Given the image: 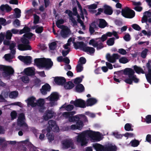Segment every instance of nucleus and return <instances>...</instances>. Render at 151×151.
Segmentation results:
<instances>
[{"label":"nucleus","instance_id":"obj_48","mask_svg":"<svg viewBox=\"0 0 151 151\" xmlns=\"http://www.w3.org/2000/svg\"><path fill=\"white\" fill-rule=\"evenodd\" d=\"M73 107L74 106L73 105H68L66 106L65 105H64L61 107V108H65V109L66 110L68 111H70L72 110Z\"/></svg>","mask_w":151,"mask_h":151},{"label":"nucleus","instance_id":"obj_24","mask_svg":"<svg viewBox=\"0 0 151 151\" xmlns=\"http://www.w3.org/2000/svg\"><path fill=\"white\" fill-rule=\"evenodd\" d=\"M104 12L106 14L111 15L113 12L111 8L109 6L105 5L104 6Z\"/></svg>","mask_w":151,"mask_h":151},{"label":"nucleus","instance_id":"obj_6","mask_svg":"<svg viewBox=\"0 0 151 151\" xmlns=\"http://www.w3.org/2000/svg\"><path fill=\"white\" fill-rule=\"evenodd\" d=\"M61 146L63 149H74L75 148L73 140L70 138L63 140L61 142Z\"/></svg>","mask_w":151,"mask_h":151},{"label":"nucleus","instance_id":"obj_17","mask_svg":"<svg viewBox=\"0 0 151 151\" xmlns=\"http://www.w3.org/2000/svg\"><path fill=\"white\" fill-rule=\"evenodd\" d=\"M25 101L27 103V106H30L32 107H34L37 105L36 98L33 96L29 97Z\"/></svg>","mask_w":151,"mask_h":151},{"label":"nucleus","instance_id":"obj_40","mask_svg":"<svg viewBox=\"0 0 151 151\" xmlns=\"http://www.w3.org/2000/svg\"><path fill=\"white\" fill-rule=\"evenodd\" d=\"M105 34L106 35L107 37H110L112 35H113L116 37V39H117L119 38V37L117 35V32L115 31H113L112 32H108Z\"/></svg>","mask_w":151,"mask_h":151},{"label":"nucleus","instance_id":"obj_56","mask_svg":"<svg viewBox=\"0 0 151 151\" xmlns=\"http://www.w3.org/2000/svg\"><path fill=\"white\" fill-rule=\"evenodd\" d=\"M76 119H79V117L78 116H76L73 117H71V116L69 118V121L70 122H73L76 121Z\"/></svg>","mask_w":151,"mask_h":151},{"label":"nucleus","instance_id":"obj_62","mask_svg":"<svg viewBox=\"0 0 151 151\" xmlns=\"http://www.w3.org/2000/svg\"><path fill=\"white\" fill-rule=\"evenodd\" d=\"M147 51L148 50L147 49H144L141 52V57L143 58H145L147 55Z\"/></svg>","mask_w":151,"mask_h":151},{"label":"nucleus","instance_id":"obj_53","mask_svg":"<svg viewBox=\"0 0 151 151\" xmlns=\"http://www.w3.org/2000/svg\"><path fill=\"white\" fill-rule=\"evenodd\" d=\"M4 57L6 60L9 61L10 59L13 58L14 56L10 54H6Z\"/></svg>","mask_w":151,"mask_h":151},{"label":"nucleus","instance_id":"obj_15","mask_svg":"<svg viewBox=\"0 0 151 151\" xmlns=\"http://www.w3.org/2000/svg\"><path fill=\"white\" fill-rule=\"evenodd\" d=\"M142 23L147 22L151 23V12L149 11H146L143 13V16L141 20Z\"/></svg>","mask_w":151,"mask_h":151},{"label":"nucleus","instance_id":"obj_12","mask_svg":"<svg viewBox=\"0 0 151 151\" xmlns=\"http://www.w3.org/2000/svg\"><path fill=\"white\" fill-rule=\"evenodd\" d=\"M70 103L71 104H73L76 107L82 108H84L86 107L85 101L81 99H77L75 101H71Z\"/></svg>","mask_w":151,"mask_h":151},{"label":"nucleus","instance_id":"obj_10","mask_svg":"<svg viewBox=\"0 0 151 151\" xmlns=\"http://www.w3.org/2000/svg\"><path fill=\"white\" fill-rule=\"evenodd\" d=\"M122 14L125 17L128 18L134 17L135 15L134 11L128 7H126L122 10Z\"/></svg>","mask_w":151,"mask_h":151},{"label":"nucleus","instance_id":"obj_13","mask_svg":"<svg viewBox=\"0 0 151 151\" xmlns=\"http://www.w3.org/2000/svg\"><path fill=\"white\" fill-rule=\"evenodd\" d=\"M83 126V122L81 121H79L76 123V124H73L70 127H68L65 130H68L70 129L72 130H81Z\"/></svg>","mask_w":151,"mask_h":151},{"label":"nucleus","instance_id":"obj_43","mask_svg":"<svg viewBox=\"0 0 151 151\" xmlns=\"http://www.w3.org/2000/svg\"><path fill=\"white\" fill-rule=\"evenodd\" d=\"M9 143H11V144L15 143V141H10V142H6L4 138L0 137V145L7 144V142L9 143Z\"/></svg>","mask_w":151,"mask_h":151},{"label":"nucleus","instance_id":"obj_38","mask_svg":"<svg viewBox=\"0 0 151 151\" xmlns=\"http://www.w3.org/2000/svg\"><path fill=\"white\" fill-rule=\"evenodd\" d=\"M0 8L2 11L6 10L7 12L10 11L12 9L11 7L7 4L2 5L0 6Z\"/></svg>","mask_w":151,"mask_h":151},{"label":"nucleus","instance_id":"obj_14","mask_svg":"<svg viewBox=\"0 0 151 151\" xmlns=\"http://www.w3.org/2000/svg\"><path fill=\"white\" fill-rule=\"evenodd\" d=\"M60 32V35L63 38L68 37L71 34V31L70 29L67 26H65L63 28Z\"/></svg>","mask_w":151,"mask_h":151},{"label":"nucleus","instance_id":"obj_11","mask_svg":"<svg viewBox=\"0 0 151 151\" xmlns=\"http://www.w3.org/2000/svg\"><path fill=\"white\" fill-rule=\"evenodd\" d=\"M49 127L47 129V131L50 132L51 130L54 132H58L59 128L54 121L50 120L48 122Z\"/></svg>","mask_w":151,"mask_h":151},{"label":"nucleus","instance_id":"obj_41","mask_svg":"<svg viewBox=\"0 0 151 151\" xmlns=\"http://www.w3.org/2000/svg\"><path fill=\"white\" fill-rule=\"evenodd\" d=\"M98 39L96 38L95 39H93L91 40L89 42V44L90 45H92L94 47H96V46L98 42L97 40Z\"/></svg>","mask_w":151,"mask_h":151},{"label":"nucleus","instance_id":"obj_61","mask_svg":"<svg viewBox=\"0 0 151 151\" xmlns=\"http://www.w3.org/2000/svg\"><path fill=\"white\" fill-rule=\"evenodd\" d=\"M56 42H53L49 45V47L51 50H54L56 47Z\"/></svg>","mask_w":151,"mask_h":151},{"label":"nucleus","instance_id":"obj_42","mask_svg":"<svg viewBox=\"0 0 151 151\" xmlns=\"http://www.w3.org/2000/svg\"><path fill=\"white\" fill-rule=\"evenodd\" d=\"M74 111L70 112H65L63 114V116L66 118H69L70 116H71L75 114Z\"/></svg>","mask_w":151,"mask_h":151},{"label":"nucleus","instance_id":"obj_5","mask_svg":"<svg viewBox=\"0 0 151 151\" xmlns=\"http://www.w3.org/2000/svg\"><path fill=\"white\" fill-rule=\"evenodd\" d=\"M72 42L73 43V45L76 49H79L84 51L87 46L83 42H75L74 38L73 37H70L68 40L67 44L64 45V48L65 49H68V46L70 45Z\"/></svg>","mask_w":151,"mask_h":151},{"label":"nucleus","instance_id":"obj_59","mask_svg":"<svg viewBox=\"0 0 151 151\" xmlns=\"http://www.w3.org/2000/svg\"><path fill=\"white\" fill-rule=\"evenodd\" d=\"M124 128L127 131H133V129L131 128V125L130 124L127 123L125 124Z\"/></svg>","mask_w":151,"mask_h":151},{"label":"nucleus","instance_id":"obj_29","mask_svg":"<svg viewBox=\"0 0 151 151\" xmlns=\"http://www.w3.org/2000/svg\"><path fill=\"white\" fill-rule=\"evenodd\" d=\"M93 146L96 151H104V150L105 147L100 144H93Z\"/></svg>","mask_w":151,"mask_h":151},{"label":"nucleus","instance_id":"obj_45","mask_svg":"<svg viewBox=\"0 0 151 151\" xmlns=\"http://www.w3.org/2000/svg\"><path fill=\"white\" fill-rule=\"evenodd\" d=\"M15 16L17 18H19L21 16V12L20 9L18 8H16L14 9Z\"/></svg>","mask_w":151,"mask_h":151},{"label":"nucleus","instance_id":"obj_37","mask_svg":"<svg viewBox=\"0 0 151 151\" xmlns=\"http://www.w3.org/2000/svg\"><path fill=\"white\" fill-rule=\"evenodd\" d=\"M97 7V5L96 4H93L91 5L88 6V9H89V11L91 12H92L93 13H95L96 11L95 10L92 11V9H96Z\"/></svg>","mask_w":151,"mask_h":151},{"label":"nucleus","instance_id":"obj_9","mask_svg":"<svg viewBox=\"0 0 151 151\" xmlns=\"http://www.w3.org/2000/svg\"><path fill=\"white\" fill-rule=\"evenodd\" d=\"M59 98V96L58 93L53 92L48 97L46 98L45 100L46 99L49 100L50 101L49 105L52 106L56 105L57 104L55 102L58 100Z\"/></svg>","mask_w":151,"mask_h":151},{"label":"nucleus","instance_id":"obj_18","mask_svg":"<svg viewBox=\"0 0 151 151\" xmlns=\"http://www.w3.org/2000/svg\"><path fill=\"white\" fill-rule=\"evenodd\" d=\"M150 62L148 61L146 64V66L148 70V73L146 74L145 76L148 82L151 84V66L150 64Z\"/></svg>","mask_w":151,"mask_h":151},{"label":"nucleus","instance_id":"obj_25","mask_svg":"<svg viewBox=\"0 0 151 151\" xmlns=\"http://www.w3.org/2000/svg\"><path fill=\"white\" fill-rule=\"evenodd\" d=\"M97 101V100L96 99L94 98H91L88 99L86 102V105L87 106H91L95 104H96Z\"/></svg>","mask_w":151,"mask_h":151},{"label":"nucleus","instance_id":"obj_54","mask_svg":"<svg viewBox=\"0 0 151 151\" xmlns=\"http://www.w3.org/2000/svg\"><path fill=\"white\" fill-rule=\"evenodd\" d=\"M49 132H48L47 135V138L50 142H51L54 139V136L52 134H50L49 133Z\"/></svg>","mask_w":151,"mask_h":151},{"label":"nucleus","instance_id":"obj_46","mask_svg":"<svg viewBox=\"0 0 151 151\" xmlns=\"http://www.w3.org/2000/svg\"><path fill=\"white\" fill-rule=\"evenodd\" d=\"M119 62L125 64L129 62L128 59L125 57H122L119 59Z\"/></svg>","mask_w":151,"mask_h":151},{"label":"nucleus","instance_id":"obj_27","mask_svg":"<svg viewBox=\"0 0 151 151\" xmlns=\"http://www.w3.org/2000/svg\"><path fill=\"white\" fill-rule=\"evenodd\" d=\"M35 69L32 67L27 68L24 70L25 73L27 75H31L34 74Z\"/></svg>","mask_w":151,"mask_h":151},{"label":"nucleus","instance_id":"obj_26","mask_svg":"<svg viewBox=\"0 0 151 151\" xmlns=\"http://www.w3.org/2000/svg\"><path fill=\"white\" fill-rule=\"evenodd\" d=\"M16 43L14 42H11L9 45V49L11 50V53L12 55L15 54L16 53Z\"/></svg>","mask_w":151,"mask_h":151},{"label":"nucleus","instance_id":"obj_39","mask_svg":"<svg viewBox=\"0 0 151 151\" xmlns=\"http://www.w3.org/2000/svg\"><path fill=\"white\" fill-rule=\"evenodd\" d=\"M84 87L82 84H79L76 87V91L78 92H83L84 91Z\"/></svg>","mask_w":151,"mask_h":151},{"label":"nucleus","instance_id":"obj_2","mask_svg":"<svg viewBox=\"0 0 151 151\" xmlns=\"http://www.w3.org/2000/svg\"><path fill=\"white\" fill-rule=\"evenodd\" d=\"M33 34L30 32L25 33L23 35L24 37L21 39V41L23 44H20L18 45V49L21 51L25 50H30L32 48L28 44L29 43V40L25 38H30L32 36Z\"/></svg>","mask_w":151,"mask_h":151},{"label":"nucleus","instance_id":"obj_51","mask_svg":"<svg viewBox=\"0 0 151 151\" xmlns=\"http://www.w3.org/2000/svg\"><path fill=\"white\" fill-rule=\"evenodd\" d=\"M131 146L133 147H136L138 146L139 144V142L138 141L136 140H132L130 142Z\"/></svg>","mask_w":151,"mask_h":151},{"label":"nucleus","instance_id":"obj_44","mask_svg":"<svg viewBox=\"0 0 151 151\" xmlns=\"http://www.w3.org/2000/svg\"><path fill=\"white\" fill-rule=\"evenodd\" d=\"M95 50V49L93 48L86 46L84 51L91 54L93 53L94 52Z\"/></svg>","mask_w":151,"mask_h":151},{"label":"nucleus","instance_id":"obj_31","mask_svg":"<svg viewBox=\"0 0 151 151\" xmlns=\"http://www.w3.org/2000/svg\"><path fill=\"white\" fill-rule=\"evenodd\" d=\"M97 21L99 23V27L103 28L106 26L107 23L104 19H99Z\"/></svg>","mask_w":151,"mask_h":151},{"label":"nucleus","instance_id":"obj_49","mask_svg":"<svg viewBox=\"0 0 151 151\" xmlns=\"http://www.w3.org/2000/svg\"><path fill=\"white\" fill-rule=\"evenodd\" d=\"M107 44L109 46L113 45L114 43V38H110L106 42Z\"/></svg>","mask_w":151,"mask_h":151},{"label":"nucleus","instance_id":"obj_4","mask_svg":"<svg viewBox=\"0 0 151 151\" xmlns=\"http://www.w3.org/2000/svg\"><path fill=\"white\" fill-rule=\"evenodd\" d=\"M35 63L39 67L45 68L46 69L50 68L53 65V63L50 59L44 58L35 59Z\"/></svg>","mask_w":151,"mask_h":151},{"label":"nucleus","instance_id":"obj_55","mask_svg":"<svg viewBox=\"0 0 151 151\" xmlns=\"http://www.w3.org/2000/svg\"><path fill=\"white\" fill-rule=\"evenodd\" d=\"M83 65L80 63H78L76 66V70L78 72H80L83 70V68L82 66Z\"/></svg>","mask_w":151,"mask_h":151},{"label":"nucleus","instance_id":"obj_30","mask_svg":"<svg viewBox=\"0 0 151 151\" xmlns=\"http://www.w3.org/2000/svg\"><path fill=\"white\" fill-rule=\"evenodd\" d=\"M116 147L115 145H110L105 147L104 151H116Z\"/></svg>","mask_w":151,"mask_h":151},{"label":"nucleus","instance_id":"obj_28","mask_svg":"<svg viewBox=\"0 0 151 151\" xmlns=\"http://www.w3.org/2000/svg\"><path fill=\"white\" fill-rule=\"evenodd\" d=\"M9 95L8 92H3L0 96V101L5 102L6 100L5 99L7 98Z\"/></svg>","mask_w":151,"mask_h":151},{"label":"nucleus","instance_id":"obj_33","mask_svg":"<svg viewBox=\"0 0 151 151\" xmlns=\"http://www.w3.org/2000/svg\"><path fill=\"white\" fill-rule=\"evenodd\" d=\"M64 22V20L63 19H60L58 20L56 22V24L57 27L60 29L63 28V27L65 26L63 25H61Z\"/></svg>","mask_w":151,"mask_h":151},{"label":"nucleus","instance_id":"obj_3","mask_svg":"<svg viewBox=\"0 0 151 151\" xmlns=\"http://www.w3.org/2000/svg\"><path fill=\"white\" fill-rule=\"evenodd\" d=\"M125 74L128 76V78L124 80V81L127 83L129 84H132L133 81L135 83H138L139 81V79L134 74L135 72L131 68H127L125 69L124 71Z\"/></svg>","mask_w":151,"mask_h":151},{"label":"nucleus","instance_id":"obj_22","mask_svg":"<svg viewBox=\"0 0 151 151\" xmlns=\"http://www.w3.org/2000/svg\"><path fill=\"white\" fill-rule=\"evenodd\" d=\"M54 81L55 83L59 85H62L65 82V78L64 77H55Z\"/></svg>","mask_w":151,"mask_h":151},{"label":"nucleus","instance_id":"obj_16","mask_svg":"<svg viewBox=\"0 0 151 151\" xmlns=\"http://www.w3.org/2000/svg\"><path fill=\"white\" fill-rule=\"evenodd\" d=\"M120 56L117 54H114L111 56L110 54H108L106 56V58L108 61L111 63L116 62V60Z\"/></svg>","mask_w":151,"mask_h":151},{"label":"nucleus","instance_id":"obj_35","mask_svg":"<svg viewBox=\"0 0 151 151\" xmlns=\"http://www.w3.org/2000/svg\"><path fill=\"white\" fill-rule=\"evenodd\" d=\"M20 78L22 81L25 83H29L30 81V79L27 75L22 76Z\"/></svg>","mask_w":151,"mask_h":151},{"label":"nucleus","instance_id":"obj_36","mask_svg":"<svg viewBox=\"0 0 151 151\" xmlns=\"http://www.w3.org/2000/svg\"><path fill=\"white\" fill-rule=\"evenodd\" d=\"M74 84L70 81L64 84V86L66 89H70L74 87Z\"/></svg>","mask_w":151,"mask_h":151},{"label":"nucleus","instance_id":"obj_1","mask_svg":"<svg viewBox=\"0 0 151 151\" xmlns=\"http://www.w3.org/2000/svg\"><path fill=\"white\" fill-rule=\"evenodd\" d=\"M76 137V141L81 146L85 145L87 140L90 139L92 142L100 140L101 135L98 132H94L91 130H86L78 134Z\"/></svg>","mask_w":151,"mask_h":151},{"label":"nucleus","instance_id":"obj_60","mask_svg":"<svg viewBox=\"0 0 151 151\" xmlns=\"http://www.w3.org/2000/svg\"><path fill=\"white\" fill-rule=\"evenodd\" d=\"M45 103V100L43 99H40L37 101V105L40 106H42Z\"/></svg>","mask_w":151,"mask_h":151},{"label":"nucleus","instance_id":"obj_52","mask_svg":"<svg viewBox=\"0 0 151 151\" xmlns=\"http://www.w3.org/2000/svg\"><path fill=\"white\" fill-rule=\"evenodd\" d=\"M5 36L6 37V39L7 40H10L12 36V34L10 31L8 30L7 31L6 34H5Z\"/></svg>","mask_w":151,"mask_h":151},{"label":"nucleus","instance_id":"obj_21","mask_svg":"<svg viewBox=\"0 0 151 151\" xmlns=\"http://www.w3.org/2000/svg\"><path fill=\"white\" fill-rule=\"evenodd\" d=\"M55 113L52 111H47L43 116L44 119L46 120H48L49 119L52 117L54 116Z\"/></svg>","mask_w":151,"mask_h":151},{"label":"nucleus","instance_id":"obj_32","mask_svg":"<svg viewBox=\"0 0 151 151\" xmlns=\"http://www.w3.org/2000/svg\"><path fill=\"white\" fill-rule=\"evenodd\" d=\"M32 29H35V31L36 33L40 34L42 33L43 30V27L42 26H39L38 25H35L32 27Z\"/></svg>","mask_w":151,"mask_h":151},{"label":"nucleus","instance_id":"obj_19","mask_svg":"<svg viewBox=\"0 0 151 151\" xmlns=\"http://www.w3.org/2000/svg\"><path fill=\"white\" fill-rule=\"evenodd\" d=\"M18 58L19 60L26 64H30L31 63V58L29 56H23L20 55Z\"/></svg>","mask_w":151,"mask_h":151},{"label":"nucleus","instance_id":"obj_7","mask_svg":"<svg viewBox=\"0 0 151 151\" xmlns=\"http://www.w3.org/2000/svg\"><path fill=\"white\" fill-rule=\"evenodd\" d=\"M4 71L3 75L4 77L9 78L11 75L14 73V71L11 67L0 65V71Z\"/></svg>","mask_w":151,"mask_h":151},{"label":"nucleus","instance_id":"obj_64","mask_svg":"<svg viewBox=\"0 0 151 151\" xmlns=\"http://www.w3.org/2000/svg\"><path fill=\"white\" fill-rule=\"evenodd\" d=\"M118 52L122 55H125L127 54L126 50L123 48H120L118 50Z\"/></svg>","mask_w":151,"mask_h":151},{"label":"nucleus","instance_id":"obj_20","mask_svg":"<svg viewBox=\"0 0 151 151\" xmlns=\"http://www.w3.org/2000/svg\"><path fill=\"white\" fill-rule=\"evenodd\" d=\"M50 86L48 84H45L40 89V92L42 95H45L48 92L50 91Z\"/></svg>","mask_w":151,"mask_h":151},{"label":"nucleus","instance_id":"obj_47","mask_svg":"<svg viewBox=\"0 0 151 151\" xmlns=\"http://www.w3.org/2000/svg\"><path fill=\"white\" fill-rule=\"evenodd\" d=\"M18 95V93L16 91H13L9 94V96L11 98H15Z\"/></svg>","mask_w":151,"mask_h":151},{"label":"nucleus","instance_id":"obj_8","mask_svg":"<svg viewBox=\"0 0 151 151\" xmlns=\"http://www.w3.org/2000/svg\"><path fill=\"white\" fill-rule=\"evenodd\" d=\"M25 119L24 114L23 113L19 114L17 120V124L23 128L24 130L26 131L28 129L27 125L25 122Z\"/></svg>","mask_w":151,"mask_h":151},{"label":"nucleus","instance_id":"obj_57","mask_svg":"<svg viewBox=\"0 0 151 151\" xmlns=\"http://www.w3.org/2000/svg\"><path fill=\"white\" fill-rule=\"evenodd\" d=\"M77 17L78 18L77 21L81 25L82 27V29H85V26L83 24V22L80 19V17L78 14L77 15Z\"/></svg>","mask_w":151,"mask_h":151},{"label":"nucleus","instance_id":"obj_50","mask_svg":"<svg viewBox=\"0 0 151 151\" xmlns=\"http://www.w3.org/2000/svg\"><path fill=\"white\" fill-rule=\"evenodd\" d=\"M30 29L28 27H24L19 32L20 34H22L24 33H28L30 31Z\"/></svg>","mask_w":151,"mask_h":151},{"label":"nucleus","instance_id":"obj_63","mask_svg":"<svg viewBox=\"0 0 151 151\" xmlns=\"http://www.w3.org/2000/svg\"><path fill=\"white\" fill-rule=\"evenodd\" d=\"M0 24L5 26L7 24L6 20L3 18H0Z\"/></svg>","mask_w":151,"mask_h":151},{"label":"nucleus","instance_id":"obj_34","mask_svg":"<svg viewBox=\"0 0 151 151\" xmlns=\"http://www.w3.org/2000/svg\"><path fill=\"white\" fill-rule=\"evenodd\" d=\"M134 69L137 73H145V72L140 67L137 66L135 65L134 66Z\"/></svg>","mask_w":151,"mask_h":151},{"label":"nucleus","instance_id":"obj_58","mask_svg":"<svg viewBox=\"0 0 151 151\" xmlns=\"http://www.w3.org/2000/svg\"><path fill=\"white\" fill-rule=\"evenodd\" d=\"M34 20L33 23L34 24H36L38 23L39 21V17L36 14L34 15Z\"/></svg>","mask_w":151,"mask_h":151},{"label":"nucleus","instance_id":"obj_23","mask_svg":"<svg viewBox=\"0 0 151 151\" xmlns=\"http://www.w3.org/2000/svg\"><path fill=\"white\" fill-rule=\"evenodd\" d=\"M76 2L78 7L80 10V11L81 12L80 14L81 16V18L82 19H84V18L83 16V15H87V12L86 9H82V7L81 6V5L79 4V3L78 1H77Z\"/></svg>","mask_w":151,"mask_h":151}]
</instances>
